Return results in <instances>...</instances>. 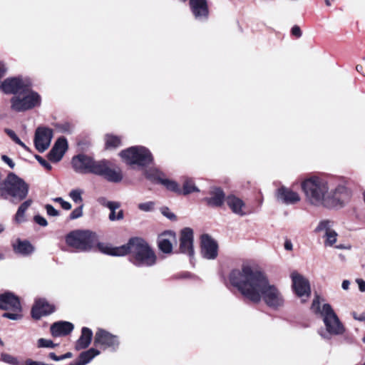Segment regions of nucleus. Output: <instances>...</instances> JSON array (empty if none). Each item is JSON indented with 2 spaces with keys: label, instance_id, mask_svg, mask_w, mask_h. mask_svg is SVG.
Listing matches in <instances>:
<instances>
[{
  "label": "nucleus",
  "instance_id": "obj_42",
  "mask_svg": "<svg viewBox=\"0 0 365 365\" xmlns=\"http://www.w3.org/2000/svg\"><path fill=\"white\" fill-rule=\"evenodd\" d=\"M83 205H81L77 208L74 209L70 214L69 219L76 220L81 217L83 215Z\"/></svg>",
  "mask_w": 365,
  "mask_h": 365
},
{
  "label": "nucleus",
  "instance_id": "obj_41",
  "mask_svg": "<svg viewBox=\"0 0 365 365\" xmlns=\"http://www.w3.org/2000/svg\"><path fill=\"white\" fill-rule=\"evenodd\" d=\"M138 207L139 210H140L143 212H150L154 208V202L150 201V202L140 203L138 205Z\"/></svg>",
  "mask_w": 365,
  "mask_h": 365
},
{
  "label": "nucleus",
  "instance_id": "obj_57",
  "mask_svg": "<svg viewBox=\"0 0 365 365\" xmlns=\"http://www.w3.org/2000/svg\"><path fill=\"white\" fill-rule=\"evenodd\" d=\"M350 282L347 279H345L342 282L341 287L344 290H347L349 288Z\"/></svg>",
  "mask_w": 365,
  "mask_h": 365
},
{
  "label": "nucleus",
  "instance_id": "obj_8",
  "mask_svg": "<svg viewBox=\"0 0 365 365\" xmlns=\"http://www.w3.org/2000/svg\"><path fill=\"white\" fill-rule=\"evenodd\" d=\"M11 109L15 112H25L41 104V96L30 88V86L20 94L13 96L10 100Z\"/></svg>",
  "mask_w": 365,
  "mask_h": 365
},
{
  "label": "nucleus",
  "instance_id": "obj_26",
  "mask_svg": "<svg viewBox=\"0 0 365 365\" xmlns=\"http://www.w3.org/2000/svg\"><path fill=\"white\" fill-rule=\"evenodd\" d=\"M93 332L88 327H83L81 329V335L76 343V349L81 350L87 348L91 341Z\"/></svg>",
  "mask_w": 365,
  "mask_h": 365
},
{
  "label": "nucleus",
  "instance_id": "obj_11",
  "mask_svg": "<svg viewBox=\"0 0 365 365\" xmlns=\"http://www.w3.org/2000/svg\"><path fill=\"white\" fill-rule=\"evenodd\" d=\"M350 197V191L344 184H339L334 187H331L329 184L324 207H342Z\"/></svg>",
  "mask_w": 365,
  "mask_h": 365
},
{
  "label": "nucleus",
  "instance_id": "obj_21",
  "mask_svg": "<svg viewBox=\"0 0 365 365\" xmlns=\"http://www.w3.org/2000/svg\"><path fill=\"white\" fill-rule=\"evenodd\" d=\"M191 11L197 20H206L209 14V9L206 0H190Z\"/></svg>",
  "mask_w": 365,
  "mask_h": 365
},
{
  "label": "nucleus",
  "instance_id": "obj_18",
  "mask_svg": "<svg viewBox=\"0 0 365 365\" xmlns=\"http://www.w3.org/2000/svg\"><path fill=\"white\" fill-rule=\"evenodd\" d=\"M180 251L190 257L194 255L193 249V230L190 227H185L180 232Z\"/></svg>",
  "mask_w": 365,
  "mask_h": 365
},
{
  "label": "nucleus",
  "instance_id": "obj_24",
  "mask_svg": "<svg viewBox=\"0 0 365 365\" xmlns=\"http://www.w3.org/2000/svg\"><path fill=\"white\" fill-rule=\"evenodd\" d=\"M73 325L71 322L60 321L53 323L51 327V335L54 337L65 336L71 333Z\"/></svg>",
  "mask_w": 365,
  "mask_h": 365
},
{
  "label": "nucleus",
  "instance_id": "obj_36",
  "mask_svg": "<svg viewBox=\"0 0 365 365\" xmlns=\"http://www.w3.org/2000/svg\"><path fill=\"white\" fill-rule=\"evenodd\" d=\"M120 139L115 135H107L106 136V145L107 148H114L119 146Z\"/></svg>",
  "mask_w": 365,
  "mask_h": 365
},
{
  "label": "nucleus",
  "instance_id": "obj_53",
  "mask_svg": "<svg viewBox=\"0 0 365 365\" xmlns=\"http://www.w3.org/2000/svg\"><path fill=\"white\" fill-rule=\"evenodd\" d=\"M284 246V249L286 250L291 251L293 249V245H292L291 240H285Z\"/></svg>",
  "mask_w": 365,
  "mask_h": 365
},
{
  "label": "nucleus",
  "instance_id": "obj_50",
  "mask_svg": "<svg viewBox=\"0 0 365 365\" xmlns=\"http://www.w3.org/2000/svg\"><path fill=\"white\" fill-rule=\"evenodd\" d=\"M16 144L20 145L22 148H24L25 150L29 151V148L27 147L24 143H23L19 138L17 135H15V137L12 139Z\"/></svg>",
  "mask_w": 365,
  "mask_h": 365
},
{
  "label": "nucleus",
  "instance_id": "obj_43",
  "mask_svg": "<svg viewBox=\"0 0 365 365\" xmlns=\"http://www.w3.org/2000/svg\"><path fill=\"white\" fill-rule=\"evenodd\" d=\"M36 160L47 170H51L52 169V166L51 164L43 159L41 156L36 155L35 156Z\"/></svg>",
  "mask_w": 365,
  "mask_h": 365
},
{
  "label": "nucleus",
  "instance_id": "obj_27",
  "mask_svg": "<svg viewBox=\"0 0 365 365\" xmlns=\"http://www.w3.org/2000/svg\"><path fill=\"white\" fill-rule=\"evenodd\" d=\"M338 234L334 230L332 232L324 236L322 239L324 240V245L327 247H334L338 250H349L350 245H345L343 244L336 245L337 242Z\"/></svg>",
  "mask_w": 365,
  "mask_h": 365
},
{
  "label": "nucleus",
  "instance_id": "obj_19",
  "mask_svg": "<svg viewBox=\"0 0 365 365\" xmlns=\"http://www.w3.org/2000/svg\"><path fill=\"white\" fill-rule=\"evenodd\" d=\"M177 240L176 234L173 231H165L158 237V245L161 252L170 254L173 251V245Z\"/></svg>",
  "mask_w": 365,
  "mask_h": 365
},
{
  "label": "nucleus",
  "instance_id": "obj_38",
  "mask_svg": "<svg viewBox=\"0 0 365 365\" xmlns=\"http://www.w3.org/2000/svg\"><path fill=\"white\" fill-rule=\"evenodd\" d=\"M83 190L80 189L72 190L69 193V197L76 203H81L83 201L82 194Z\"/></svg>",
  "mask_w": 365,
  "mask_h": 365
},
{
  "label": "nucleus",
  "instance_id": "obj_55",
  "mask_svg": "<svg viewBox=\"0 0 365 365\" xmlns=\"http://www.w3.org/2000/svg\"><path fill=\"white\" fill-rule=\"evenodd\" d=\"M4 132L11 138L13 139L15 135H16V134L15 133V132L11 129H9V128H6L4 130Z\"/></svg>",
  "mask_w": 365,
  "mask_h": 365
},
{
  "label": "nucleus",
  "instance_id": "obj_4",
  "mask_svg": "<svg viewBox=\"0 0 365 365\" xmlns=\"http://www.w3.org/2000/svg\"><path fill=\"white\" fill-rule=\"evenodd\" d=\"M329 185V178L322 175H312L304 178L301 182V187L306 201L313 206L324 207Z\"/></svg>",
  "mask_w": 365,
  "mask_h": 365
},
{
  "label": "nucleus",
  "instance_id": "obj_64",
  "mask_svg": "<svg viewBox=\"0 0 365 365\" xmlns=\"http://www.w3.org/2000/svg\"><path fill=\"white\" fill-rule=\"evenodd\" d=\"M362 341L365 344V336L362 339Z\"/></svg>",
  "mask_w": 365,
  "mask_h": 365
},
{
  "label": "nucleus",
  "instance_id": "obj_52",
  "mask_svg": "<svg viewBox=\"0 0 365 365\" xmlns=\"http://www.w3.org/2000/svg\"><path fill=\"white\" fill-rule=\"evenodd\" d=\"M356 282L358 284L359 289L361 292H365V281L362 279H356Z\"/></svg>",
  "mask_w": 365,
  "mask_h": 365
},
{
  "label": "nucleus",
  "instance_id": "obj_60",
  "mask_svg": "<svg viewBox=\"0 0 365 365\" xmlns=\"http://www.w3.org/2000/svg\"><path fill=\"white\" fill-rule=\"evenodd\" d=\"M4 230V227L3 225H0V234Z\"/></svg>",
  "mask_w": 365,
  "mask_h": 365
},
{
  "label": "nucleus",
  "instance_id": "obj_46",
  "mask_svg": "<svg viewBox=\"0 0 365 365\" xmlns=\"http://www.w3.org/2000/svg\"><path fill=\"white\" fill-rule=\"evenodd\" d=\"M161 213L170 220L175 219V214L170 212V210L166 207L161 208Z\"/></svg>",
  "mask_w": 365,
  "mask_h": 365
},
{
  "label": "nucleus",
  "instance_id": "obj_7",
  "mask_svg": "<svg viewBox=\"0 0 365 365\" xmlns=\"http://www.w3.org/2000/svg\"><path fill=\"white\" fill-rule=\"evenodd\" d=\"M66 242L69 247L81 252L90 251L100 244L95 232L79 230L69 232L66 237Z\"/></svg>",
  "mask_w": 365,
  "mask_h": 365
},
{
  "label": "nucleus",
  "instance_id": "obj_2",
  "mask_svg": "<svg viewBox=\"0 0 365 365\" xmlns=\"http://www.w3.org/2000/svg\"><path fill=\"white\" fill-rule=\"evenodd\" d=\"M98 250L112 256L129 255L130 262L137 267H150L156 264L157 256L148 243L140 237L130 238L126 245L112 247L107 244H99Z\"/></svg>",
  "mask_w": 365,
  "mask_h": 365
},
{
  "label": "nucleus",
  "instance_id": "obj_59",
  "mask_svg": "<svg viewBox=\"0 0 365 365\" xmlns=\"http://www.w3.org/2000/svg\"><path fill=\"white\" fill-rule=\"evenodd\" d=\"M72 356V354L71 352H67L63 355L60 356L61 360L71 358Z\"/></svg>",
  "mask_w": 365,
  "mask_h": 365
},
{
  "label": "nucleus",
  "instance_id": "obj_58",
  "mask_svg": "<svg viewBox=\"0 0 365 365\" xmlns=\"http://www.w3.org/2000/svg\"><path fill=\"white\" fill-rule=\"evenodd\" d=\"M49 358L53 361H61L60 356H56L53 352H51L48 355Z\"/></svg>",
  "mask_w": 365,
  "mask_h": 365
},
{
  "label": "nucleus",
  "instance_id": "obj_23",
  "mask_svg": "<svg viewBox=\"0 0 365 365\" xmlns=\"http://www.w3.org/2000/svg\"><path fill=\"white\" fill-rule=\"evenodd\" d=\"M54 311L53 305L48 303V302L43 299H39L36 301L31 309V314L33 318L38 319L41 317L50 314Z\"/></svg>",
  "mask_w": 365,
  "mask_h": 365
},
{
  "label": "nucleus",
  "instance_id": "obj_56",
  "mask_svg": "<svg viewBox=\"0 0 365 365\" xmlns=\"http://www.w3.org/2000/svg\"><path fill=\"white\" fill-rule=\"evenodd\" d=\"M6 72V67L5 65L0 62V78H2V77L4 76Z\"/></svg>",
  "mask_w": 365,
  "mask_h": 365
},
{
  "label": "nucleus",
  "instance_id": "obj_40",
  "mask_svg": "<svg viewBox=\"0 0 365 365\" xmlns=\"http://www.w3.org/2000/svg\"><path fill=\"white\" fill-rule=\"evenodd\" d=\"M57 344H54L50 339H46L43 338H41L38 340V347H43V348H54Z\"/></svg>",
  "mask_w": 365,
  "mask_h": 365
},
{
  "label": "nucleus",
  "instance_id": "obj_15",
  "mask_svg": "<svg viewBox=\"0 0 365 365\" xmlns=\"http://www.w3.org/2000/svg\"><path fill=\"white\" fill-rule=\"evenodd\" d=\"M29 86V83L21 78H12L6 79L1 83V88L4 93L16 96L24 91Z\"/></svg>",
  "mask_w": 365,
  "mask_h": 365
},
{
  "label": "nucleus",
  "instance_id": "obj_6",
  "mask_svg": "<svg viewBox=\"0 0 365 365\" xmlns=\"http://www.w3.org/2000/svg\"><path fill=\"white\" fill-rule=\"evenodd\" d=\"M29 185L14 173L8 174L6 179L0 183V198L18 203L25 200L29 194Z\"/></svg>",
  "mask_w": 365,
  "mask_h": 365
},
{
  "label": "nucleus",
  "instance_id": "obj_9",
  "mask_svg": "<svg viewBox=\"0 0 365 365\" xmlns=\"http://www.w3.org/2000/svg\"><path fill=\"white\" fill-rule=\"evenodd\" d=\"M123 160L130 165L144 167L153 161L150 151L143 146H133L120 153Z\"/></svg>",
  "mask_w": 365,
  "mask_h": 365
},
{
  "label": "nucleus",
  "instance_id": "obj_48",
  "mask_svg": "<svg viewBox=\"0 0 365 365\" xmlns=\"http://www.w3.org/2000/svg\"><path fill=\"white\" fill-rule=\"evenodd\" d=\"M1 160L5 163H6L9 168H11V169H13L14 167H15V163L13 162V160L9 158L8 157L7 155H1Z\"/></svg>",
  "mask_w": 365,
  "mask_h": 365
},
{
  "label": "nucleus",
  "instance_id": "obj_30",
  "mask_svg": "<svg viewBox=\"0 0 365 365\" xmlns=\"http://www.w3.org/2000/svg\"><path fill=\"white\" fill-rule=\"evenodd\" d=\"M13 247L16 253L24 256L31 254L34 250V247L29 241L21 240H18L16 243L13 245Z\"/></svg>",
  "mask_w": 365,
  "mask_h": 365
},
{
  "label": "nucleus",
  "instance_id": "obj_31",
  "mask_svg": "<svg viewBox=\"0 0 365 365\" xmlns=\"http://www.w3.org/2000/svg\"><path fill=\"white\" fill-rule=\"evenodd\" d=\"M32 204V200L29 199L24 201L21 205L19 207L17 212L15 215V221L17 223H21L25 221V212L27 209Z\"/></svg>",
  "mask_w": 365,
  "mask_h": 365
},
{
  "label": "nucleus",
  "instance_id": "obj_12",
  "mask_svg": "<svg viewBox=\"0 0 365 365\" xmlns=\"http://www.w3.org/2000/svg\"><path fill=\"white\" fill-rule=\"evenodd\" d=\"M94 344L103 349H109L115 351L119 346L118 337L108 331L99 329L97 330L94 337Z\"/></svg>",
  "mask_w": 365,
  "mask_h": 365
},
{
  "label": "nucleus",
  "instance_id": "obj_33",
  "mask_svg": "<svg viewBox=\"0 0 365 365\" xmlns=\"http://www.w3.org/2000/svg\"><path fill=\"white\" fill-rule=\"evenodd\" d=\"M194 192H199L198 188L192 179L185 178L182 185V194L186 195Z\"/></svg>",
  "mask_w": 365,
  "mask_h": 365
},
{
  "label": "nucleus",
  "instance_id": "obj_32",
  "mask_svg": "<svg viewBox=\"0 0 365 365\" xmlns=\"http://www.w3.org/2000/svg\"><path fill=\"white\" fill-rule=\"evenodd\" d=\"M145 178L153 182L161 184L165 175L157 169H150L145 173Z\"/></svg>",
  "mask_w": 365,
  "mask_h": 365
},
{
  "label": "nucleus",
  "instance_id": "obj_13",
  "mask_svg": "<svg viewBox=\"0 0 365 365\" xmlns=\"http://www.w3.org/2000/svg\"><path fill=\"white\" fill-rule=\"evenodd\" d=\"M291 279L295 294L301 298H309L311 294V289L308 279L296 271L292 272ZM305 300V299H302V302Z\"/></svg>",
  "mask_w": 365,
  "mask_h": 365
},
{
  "label": "nucleus",
  "instance_id": "obj_14",
  "mask_svg": "<svg viewBox=\"0 0 365 365\" xmlns=\"http://www.w3.org/2000/svg\"><path fill=\"white\" fill-rule=\"evenodd\" d=\"M53 138V130L47 127H38L35 132L34 144L36 150L43 153L49 147Z\"/></svg>",
  "mask_w": 365,
  "mask_h": 365
},
{
  "label": "nucleus",
  "instance_id": "obj_39",
  "mask_svg": "<svg viewBox=\"0 0 365 365\" xmlns=\"http://www.w3.org/2000/svg\"><path fill=\"white\" fill-rule=\"evenodd\" d=\"M110 210V215H109V220L110 221H115V220H123V217H124V215H123V211L122 210H119L117 213V215L115 214V210L118 209V208H108Z\"/></svg>",
  "mask_w": 365,
  "mask_h": 365
},
{
  "label": "nucleus",
  "instance_id": "obj_16",
  "mask_svg": "<svg viewBox=\"0 0 365 365\" xmlns=\"http://www.w3.org/2000/svg\"><path fill=\"white\" fill-rule=\"evenodd\" d=\"M275 196L278 202L286 205H296L301 201V196L297 192L284 185L277 190Z\"/></svg>",
  "mask_w": 365,
  "mask_h": 365
},
{
  "label": "nucleus",
  "instance_id": "obj_37",
  "mask_svg": "<svg viewBox=\"0 0 365 365\" xmlns=\"http://www.w3.org/2000/svg\"><path fill=\"white\" fill-rule=\"evenodd\" d=\"M98 203L108 208H119L120 206V202L115 201H109L104 197H101L98 199Z\"/></svg>",
  "mask_w": 365,
  "mask_h": 365
},
{
  "label": "nucleus",
  "instance_id": "obj_63",
  "mask_svg": "<svg viewBox=\"0 0 365 365\" xmlns=\"http://www.w3.org/2000/svg\"><path fill=\"white\" fill-rule=\"evenodd\" d=\"M4 258V255L2 254H0V260Z\"/></svg>",
  "mask_w": 365,
  "mask_h": 365
},
{
  "label": "nucleus",
  "instance_id": "obj_25",
  "mask_svg": "<svg viewBox=\"0 0 365 365\" xmlns=\"http://www.w3.org/2000/svg\"><path fill=\"white\" fill-rule=\"evenodd\" d=\"M224 192L220 188H214L210 192V196L205 197L204 201L211 207H220L225 201Z\"/></svg>",
  "mask_w": 365,
  "mask_h": 365
},
{
  "label": "nucleus",
  "instance_id": "obj_22",
  "mask_svg": "<svg viewBox=\"0 0 365 365\" xmlns=\"http://www.w3.org/2000/svg\"><path fill=\"white\" fill-rule=\"evenodd\" d=\"M68 148L67 140L64 138H58L48 153V158L53 163L59 162Z\"/></svg>",
  "mask_w": 365,
  "mask_h": 365
},
{
  "label": "nucleus",
  "instance_id": "obj_47",
  "mask_svg": "<svg viewBox=\"0 0 365 365\" xmlns=\"http://www.w3.org/2000/svg\"><path fill=\"white\" fill-rule=\"evenodd\" d=\"M34 221L37 224H38L39 225L43 226V227H46L48 225L46 220L41 215H36L34 217Z\"/></svg>",
  "mask_w": 365,
  "mask_h": 365
},
{
  "label": "nucleus",
  "instance_id": "obj_35",
  "mask_svg": "<svg viewBox=\"0 0 365 365\" xmlns=\"http://www.w3.org/2000/svg\"><path fill=\"white\" fill-rule=\"evenodd\" d=\"M161 185H164L168 190L175 192L178 195L182 194V189L180 188L179 184L170 179L164 178L163 180L161 182Z\"/></svg>",
  "mask_w": 365,
  "mask_h": 365
},
{
  "label": "nucleus",
  "instance_id": "obj_5",
  "mask_svg": "<svg viewBox=\"0 0 365 365\" xmlns=\"http://www.w3.org/2000/svg\"><path fill=\"white\" fill-rule=\"evenodd\" d=\"M311 309L323 320L326 329H320L318 331L323 339H330L331 336L341 335L344 333V325L329 304L321 306L319 297H316L312 302Z\"/></svg>",
  "mask_w": 365,
  "mask_h": 365
},
{
  "label": "nucleus",
  "instance_id": "obj_54",
  "mask_svg": "<svg viewBox=\"0 0 365 365\" xmlns=\"http://www.w3.org/2000/svg\"><path fill=\"white\" fill-rule=\"evenodd\" d=\"M352 315H353V317L356 320H358L359 322L365 321V314H360V315H357V314L356 312H353Z\"/></svg>",
  "mask_w": 365,
  "mask_h": 365
},
{
  "label": "nucleus",
  "instance_id": "obj_62",
  "mask_svg": "<svg viewBox=\"0 0 365 365\" xmlns=\"http://www.w3.org/2000/svg\"><path fill=\"white\" fill-rule=\"evenodd\" d=\"M0 345L4 346V342L2 341V340L1 339H0Z\"/></svg>",
  "mask_w": 365,
  "mask_h": 365
},
{
  "label": "nucleus",
  "instance_id": "obj_1",
  "mask_svg": "<svg viewBox=\"0 0 365 365\" xmlns=\"http://www.w3.org/2000/svg\"><path fill=\"white\" fill-rule=\"evenodd\" d=\"M229 282L245 299L253 303L263 300L273 309L284 306L282 292L274 284H270L266 274L253 264L245 262L240 268L232 270Z\"/></svg>",
  "mask_w": 365,
  "mask_h": 365
},
{
  "label": "nucleus",
  "instance_id": "obj_17",
  "mask_svg": "<svg viewBox=\"0 0 365 365\" xmlns=\"http://www.w3.org/2000/svg\"><path fill=\"white\" fill-rule=\"evenodd\" d=\"M218 253V245L208 235H202L201 237V254L207 259H214Z\"/></svg>",
  "mask_w": 365,
  "mask_h": 365
},
{
  "label": "nucleus",
  "instance_id": "obj_61",
  "mask_svg": "<svg viewBox=\"0 0 365 365\" xmlns=\"http://www.w3.org/2000/svg\"><path fill=\"white\" fill-rule=\"evenodd\" d=\"M356 70H357L358 71H360V69H361V68H362V66H360V65H357V66H356Z\"/></svg>",
  "mask_w": 365,
  "mask_h": 365
},
{
  "label": "nucleus",
  "instance_id": "obj_10",
  "mask_svg": "<svg viewBox=\"0 0 365 365\" xmlns=\"http://www.w3.org/2000/svg\"><path fill=\"white\" fill-rule=\"evenodd\" d=\"M0 309L12 311V312L4 313L3 317L11 320H18L21 317L19 299L11 292H8L0 294Z\"/></svg>",
  "mask_w": 365,
  "mask_h": 365
},
{
  "label": "nucleus",
  "instance_id": "obj_3",
  "mask_svg": "<svg viewBox=\"0 0 365 365\" xmlns=\"http://www.w3.org/2000/svg\"><path fill=\"white\" fill-rule=\"evenodd\" d=\"M71 163L74 170L78 173H91L115 183L120 182L123 179L120 168L105 159L95 160L88 155L80 154L72 158Z\"/></svg>",
  "mask_w": 365,
  "mask_h": 365
},
{
  "label": "nucleus",
  "instance_id": "obj_29",
  "mask_svg": "<svg viewBox=\"0 0 365 365\" xmlns=\"http://www.w3.org/2000/svg\"><path fill=\"white\" fill-rule=\"evenodd\" d=\"M100 354V351L94 348H91L86 351H83L79 355L77 361L69 365H86L88 364L95 356Z\"/></svg>",
  "mask_w": 365,
  "mask_h": 365
},
{
  "label": "nucleus",
  "instance_id": "obj_44",
  "mask_svg": "<svg viewBox=\"0 0 365 365\" xmlns=\"http://www.w3.org/2000/svg\"><path fill=\"white\" fill-rule=\"evenodd\" d=\"M55 202H57L61 204L63 209L66 210H69L71 209V205L70 202L65 201L61 197H56L53 200Z\"/></svg>",
  "mask_w": 365,
  "mask_h": 365
},
{
  "label": "nucleus",
  "instance_id": "obj_28",
  "mask_svg": "<svg viewBox=\"0 0 365 365\" xmlns=\"http://www.w3.org/2000/svg\"><path fill=\"white\" fill-rule=\"evenodd\" d=\"M334 221L327 219L322 220L318 222L314 232L323 238L334 230Z\"/></svg>",
  "mask_w": 365,
  "mask_h": 365
},
{
  "label": "nucleus",
  "instance_id": "obj_34",
  "mask_svg": "<svg viewBox=\"0 0 365 365\" xmlns=\"http://www.w3.org/2000/svg\"><path fill=\"white\" fill-rule=\"evenodd\" d=\"M161 185H164L168 190L175 192L178 195L182 194V189L180 188L179 184L170 179L164 178L163 180L161 182Z\"/></svg>",
  "mask_w": 365,
  "mask_h": 365
},
{
  "label": "nucleus",
  "instance_id": "obj_49",
  "mask_svg": "<svg viewBox=\"0 0 365 365\" xmlns=\"http://www.w3.org/2000/svg\"><path fill=\"white\" fill-rule=\"evenodd\" d=\"M16 144L20 145L22 148H24L25 150L29 151V148L27 147L24 143H23L19 138L17 135H15V137L12 139Z\"/></svg>",
  "mask_w": 365,
  "mask_h": 365
},
{
  "label": "nucleus",
  "instance_id": "obj_45",
  "mask_svg": "<svg viewBox=\"0 0 365 365\" xmlns=\"http://www.w3.org/2000/svg\"><path fill=\"white\" fill-rule=\"evenodd\" d=\"M47 214L49 216L56 217L59 215V212L56 210L51 205H46L45 206Z\"/></svg>",
  "mask_w": 365,
  "mask_h": 365
},
{
  "label": "nucleus",
  "instance_id": "obj_51",
  "mask_svg": "<svg viewBox=\"0 0 365 365\" xmlns=\"http://www.w3.org/2000/svg\"><path fill=\"white\" fill-rule=\"evenodd\" d=\"M292 34L297 38H299L302 36V31L300 28L298 26H294L292 29Z\"/></svg>",
  "mask_w": 365,
  "mask_h": 365
},
{
  "label": "nucleus",
  "instance_id": "obj_20",
  "mask_svg": "<svg viewBox=\"0 0 365 365\" xmlns=\"http://www.w3.org/2000/svg\"><path fill=\"white\" fill-rule=\"evenodd\" d=\"M225 202L232 212L237 215L242 217L250 213L245 202L235 195H228L225 198Z\"/></svg>",
  "mask_w": 365,
  "mask_h": 365
}]
</instances>
